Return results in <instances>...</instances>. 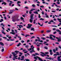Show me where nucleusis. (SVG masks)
I'll return each instance as SVG.
<instances>
[{
  "instance_id": "13d9d810",
  "label": "nucleus",
  "mask_w": 61,
  "mask_h": 61,
  "mask_svg": "<svg viewBox=\"0 0 61 61\" xmlns=\"http://www.w3.org/2000/svg\"><path fill=\"white\" fill-rule=\"evenodd\" d=\"M59 34H60V35H61V31H60V32H59Z\"/></svg>"
},
{
  "instance_id": "a18cd8bd",
  "label": "nucleus",
  "mask_w": 61,
  "mask_h": 61,
  "mask_svg": "<svg viewBox=\"0 0 61 61\" xmlns=\"http://www.w3.org/2000/svg\"><path fill=\"white\" fill-rule=\"evenodd\" d=\"M56 51H58V48H56Z\"/></svg>"
},
{
  "instance_id": "aec40b11",
  "label": "nucleus",
  "mask_w": 61,
  "mask_h": 61,
  "mask_svg": "<svg viewBox=\"0 0 61 61\" xmlns=\"http://www.w3.org/2000/svg\"><path fill=\"white\" fill-rule=\"evenodd\" d=\"M61 57V56H59L58 57V59H59Z\"/></svg>"
},
{
  "instance_id": "052dcab7",
  "label": "nucleus",
  "mask_w": 61,
  "mask_h": 61,
  "mask_svg": "<svg viewBox=\"0 0 61 61\" xmlns=\"http://www.w3.org/2000/svg\"><path fill=\"white\" fill-rule=\"evenodd\" d=\"M57 7H59V8H60V6H56Z\"/></svg>"
},
{
  "instance_id": "bf43d9fd",
  "label": "nucleus",
  "mask_w": 61,
  "mask_h": 61,
  "mask_svg": "<svg viewBox=\"0 0 61 61\" xmlns=\"http://www.w3.org/2000/svg\"><path fill=\"white\" fill-rule=\"evenodd\" d=\"M2 27L3 30H5V28H4V27L2 26Z\"/></svg>"
},
{
  "instance_id": "c756f323",
  "label": "nucleus",
  "mask_w": 61,
  "mask_h": 61,
  "mask_svg": "<svg viewBox=\"0 0 61 61\" xmlns=\"http://www.w3.org/2000/svg\"><path fill=\"white\" fill-rule=\"evenodd\" d=\"M56 50L55 49H54L53 50V51L54 52V53H56Z\"/></svg>"
},
{
  "instance_id": "680f3d73",
  "label": "nucleus",
  "mask_w": 61,
  "mask_h": 61,
  "mask_svg": "<svg viewBox=\"0 0 61 61\" xmlns=\"http://www.w3.org/2000/svg\"><path fill=\"white\" fill-rule=\"evenodd\" d=\"M27 53V51H26L24 52V53Z\"/></svg>"
},
{
  "instance_id": "5fc2aeb1",
  "label": "nucleus",
  "mask_w": 61,
  "mask_h": 61,
  "mask_svg": "<svg viewBox=\"0 0 61 61\" xmlns=\"http://www.w3.org/2000/svg\"><path fill=\"white\" fill-rule=\"evenodd\" d=\"M57 20H60L61 21V19H60L59 18H57Z\"/></svg>"
},
{
  "instance_id": "4be33fe9",
  "label": "nucleus",
  "mask_w": 61,
  "mask_h": 61,
  "mask_svg": "<svg viewBox=\"0 0 61 61\" xmlns=\"http://www.w3.org/2000/svg\"><path fill=\"white\" fill-rule=\"evenodd\" d=\"M0 25H2V26H3L4 27L5 26V25H4V24L3 23H1L0 24Z\"/></svg>"
},
{
  "instance_id": "6ab92c4d",
  "label": "nucleus",
  "mask_w": 61,
  "mask_h": 61,
  "mask_svg": "<svg viewBox=\"0 0 61 61\" xmlns=\"http://www.w3.org/2000/svg\"><path fill=\"white\" fill-rule=\"evenodd\" d=\"M3 4H4L5 5H6V3L5 2H3L2 3V5H3Z\"/></svg>"
},
{
  "instance_id": "58836bf2",
  "label": "nucleus",
  "mask_w": 61,
  "mask_h": 61,
  "mask_svg": "<svg viewBox=\"0 0 61 61\" xmlns=\"http://www.w3.org/2000/svg\"><path fill=\"white\" fill-rule=\"evenodd\" d=\"M21 42L22 43H24V42H25V41H21Z\"/></svg>"
},
{
  "instance_id": "864d4df0",
  "label": "nucleus",
  "mask_w": 61,
  "mask_h": 61,
  "mask_svg": "<svg viewBox=\"0 0 61 61\" xmlns=\"http://www.w3.org/2000/svg\"><path fill=\"white\" fill-rule=\"evenodd\" d=\"M11 31L12 32H15V31H14V30H13V29L11 30Z\"/></svg>"
},
{
  "instance_id": "338daca9",
  "label": "nucleus",
  "mask_w": 61,
  "mask_h": 61,
  "mask_svg": "<svg viewBox=\"0 0 61 61\" xmlns=\"http://www.w3.org/2000/svg\"><path fill=\"white\" fill-rule=\"evenodd\" d=\"M53 20H54V21H56V18H54L53 19Z\"/></svg>"
},
{
  "instance_id": "f257e3e1",
  "label": "nucleus",
  "mask_w": 61,
  "mask_h": 61,
  "mask_svg": "<svg viewBox=\"0 0 61 61\" xmlns=\"http://www.w3.org/2000/svg\"><path fill=\"white\" fill-rule=\"evenodd\" d=\"M30 47L31 48H30L29 49H28V50L29 51H30V50H32L31 51H30V53H32L33 52H35V51H34V48H35V47L33 46V45H31L30 46Z\"/></svg>"
},
{
  "instance_id": "4c0bfd02",
  "label": "nucleus",
  "mask_w": 61,
  "mask_h": 61,
  "mask_svg": "<svg viewBox=\"0 0 61 61\" xmlns=\"http://www.w3.org/2000/svg\"><path fill=\"white\" fill-rule=\"evenodd\" d=\"M50 22H54V21L52 20H51L50 21Z\"/></svg>"
},
{
  "instance_id": "79ce46f5",
  "label": "nucleus",
  "mask_w": 61,
  "mask_h": 61,
  "mask_svg": "<svg viewBox=\"0 0 61 61\" xmlns=\"http://www.w3.org/2000/svg\"><path fill=\"white\" fill-rule=\"evenodd\" d=\"M10 41H14V39H11L10 40Z\"/></svg>"
},
{
  "instance_id": "412c9836",
  "label": "nucleus",
  "mask_w": 61,
  "mask_h": 61,
  "mask_svg": "<svg viewBox=\"0 0 61 61\" xmlns=\"http://www.w3.org/2000/svg\"><path fill=\"white\" fill-rule=\"evenodd\" d=\"M32 6L33 7H36V5L35 4H33L32 5Z\"/></svg>"
},
{
  "instance_id": "39448f33",
  "label": "nucleus",
  "mask_w": 61,
  "mask_h": 61,
  "mask_svg": "<svg viewBox=\"0 0 61 61\" xmlns=\"http://www.w3.org/2000/svg\"><path fill=\"white\" fill-rule=\"evenodd\" d=\"M34 15V14H32L30 16L31 19L30 20V23H32V22H33V17Z\"/></svg>"
},
{
  "instance_id": "ea45409f",
  "label": "nucleus",
  "mask_w": 61,
  "mask_h": 61,
  "mask_svg": "<svg viewBox=\"0 0 61 61\" xmlns=\"http://www.w3.org/2000/svg\"><path fill=\"white\" fill-rule=\"evenodd\" d=\"M41 39H42L43 40H45L46 39V38H41Z\"/></svg>"
},
{
  "instance_id": "603ef678",
  "label": "nucleus",
  "mask_w": 61,
  "mask_h": 61,
  "mask_svg": "<svg viewBox=\"0 0 61 61\" xmlns=\"http://www.w3.org/2000/svg\"><path fill=\"white\" fill-rule=\"evenodd\" d=\"M50 53H51L52 52V50H50Z\"/></svg>"
},
{
  "instance_id": "dca6fc26",
  "label": "nucleus",
  "mask_w": 61,
  "mask_h": 61,
  "mask_svg": "<svg viewBox=\"0 0 61 61\" xmlns=\"http://www.w3.org/2000/svg\"><path fill=\"white\" fill-rule=\"evenodd\" d=\"M10 3H9V5L10 6H11V4H12V3L13 2H12V1H10Z\"/></svg>"
},
{
  "instance_id": "de8ad7c7",
  "label": "nucleus",
  "mask_w": 61,
  "mask_h": 61,
  "mask_svg": "<svg viewBox=\"0 0 61 61\" xmlns=\"http://www.w3.org/2000/svg\"><path fill=\"white\" fill-rule=\"evenodd\" d=\"M38 17L39 18H41V16H40V14H39Z\"/></svg>"
},
{
  "instance_id": "cd10ccee",
  "label": "nucleus",
  "mask_w": 61,
  "mask_h": 61,
  "mask_svg": "<svg viewBox=\"0 0 61 61\" xmlns=\"http://www.w3.org/2000/svg\"><path fill=\"white\" fill-rule=\"evenodd\" d=\"M30 36V35H26L25 37H27V36Z\"/></svg>"
},
{
  "instance_id": "9d476101",
  "label": "nucleus",
  "mask_w": 61,
  "mask_h": 61,
  "mask_svg": "<svg viewBox=\"0 0 61 61\" xmlns=\"http://www.w3.org/2000/svg\"><path fill=\"white\" fill-rule=\"evenodd\" d=\"M36 9H32L31 10H30L29 12H32L33 10H35Z\"/></svg>"
},
{
  "instance_id": "09e8293b",
  "label": "nucleus",
  "mask_w": 61,
  "mask_h": 61,
  "mask_svg": "<svg viewBox=\"0 0 61 61\" xmlns=\"http://www.w3.org/2000/svg\"><path fill=\"white\" fill-rule=\"evenodd\" d=\"M57 4H58V5H59L60 4V2H57Z\"/></svg>"
},
{
  "instance_id": "a878e982",
  "label": "nucleus",
  "mask_w": 61,
  "mask_h": 61,
  "mask_svg": "<svg viewBox=\"0 0 61 61\" xmlns=\"http://www.w3.org/2000/svg\"><path fill=\"white\" fill-rule=\"evenodd\" d=\"M56 53L57 54V55H58V56H59L60 55V54H59V53L58 52H56Z\"/></svg>"
},
{
  "instance_id": "c85d7f7f",
  "label": "nucleus",
  "mask_w": 61,
  "mask_h": 61,
  "mask_svg": "<svg viewBox=\"0 0 61 61\" xmlns=\"http://www.w3.org/2000/svg\"><path fill=\"white\" fill-rule=\"evenodd\" d=\"M51 30H47L46 31L47 33H49V32H50Z\"/></svg>"
},
{
  "instance_id": "e433bc0d",
  "label": "nucleus",
  "mask_w": 61,
  "mask_h": 61,
  "mask_svg": "<svg viewBox=\"0 0 61 61\" xmlns=\"http://www.w3.org/2000/svg\"><path fill=\"white\" fill-rule=\"evenodd\" d=\"M1 51L2 52H4V49H2L1 50Z\"/></svg>"
},
{
  "instance_id": "37998d69",
  "label": "nucleus",
  "mask_w": 61,
  "mask_h": 61,
  "mask_svg": "<svg viewBox=\"0 0 61 61\" xmlns=\"http://www.w3.org/2000/svg\"><path fill=\"white\" fill-rule=\"evenodd\" d=\"M61 40L60 39H58V42H60V41H61Z\"/></svg>"
},
{
  "instance_id": "6e6552de",
  "label": "nucleus",
  "mask_w": 61,
  "mask_h": 61,
  "mask_svg": "<svg viewBox=\"0 0 61 61\" xmlns=\"http://www.w3.org/2000/svg\"><path fill=\"white\" fill-rule=\"evenodd\" d=\"M21 58L22 61L24 60V58H25V57L24 56H21Z\"/></svg>"
},
{
  "instance_id": "1a4fd4ad",
  "label": "nucleus",
  "mask_w": 61,
  "mask_h": 61,
  "mask_svg": "<svg viewBox=\"0 0 61 61\" xmlns=\"http://www.w3.org/2000/svg\"><path fill=\"white\" fill-rule=\"evenodd\" d=\"M18 26H19V27L20 28H21V27H23V26L21 25H17Z\"/></svg>"
},
{
  "instance_id": "f8f14e48",
  "label": "nucleus",
  "mask_w": 61,
  "mask_h": 61,
  "mask_svg": "<svg viewBox=\"0 0 61 61\" xmlns=\"http://www.w3.org/2000/svg\"><path fill=\"white\" fill-rule=\"evenodd\" d=\"M10 33L11 34H12V35H15V32H10Z\"/></svg>"
},
{
  "instance_id": "774afa93",
  "label": "nucleus",
  "mask_w": 61,
  "mask_h": 61,
  "mask_svg": "<svg viewBox=\"0 0 61 61\" xmlns=\"http://www.w3.org/2000/svg\"><path fill=\"white\" fill-rule=\"evenodd\" d=\"M58 61H61V59H60L58 60Z\"/></svg>"
},
{
  "instance_id": "c03bdc74",
  "label": "nucleus",
  "mask_w": 61,
  "mask_h": 61,
  "mask_svg": "<svg viewBox=\"0 0 61 61\" xmlns=\"http://www.w3.org/2000/svg\"><path fill=\"white\" fill-rule=\"evenodd\" d=\"M15 32L16 33H17V30H15Z\"/></svg>"
},
{
  "instance_id": "4d7b16f0",
  "label": "nucleus",
  "mask_w": 61,
  "mask_h": 61,
  "mask_svg": "<svg viewBox=\"0 0 61 61\" xmlns=\"http://www.w3.org/2000/svg\"><path fill=\"white\" fill-rule=\"evenodd\" d=\"M59 10V9L58 8L57 9H56V11H58V10Z\"/></svg>"
},
{
  "instance_id": "f3484780",
  "label": "nucleus",
  "mask_w": 61,
  "mask_h": 61,
  "mask_svg": "<svg viewBox=\"0 0 61 61\" xmlns=\"http://www.w3.org/2000/svg\"><path fill=\"white\" fill-rule=\"evenodd\" d=\"M38 25H40V26H43V24L41 25V24L40 23H39V22H38Z\"/></svg>"
},
{
  "instance_id": "a19ab883",
  "label": "nucleus",
  "mask_w": 61,
  "mask_h": 61,
  "mask_svg": "<svg viewBox=\"0 0 61 61\" xmlns=\"http://www.w3.org/2000/svg\"><path fill=\"white\" fill-rule=\"evenodd\" d=\"M4 19L5 20H6V19H6V17H5V16H4Z\"/></svg>"
},
{
  "instance_id": "0e129e2a",
  "label": "nucleus",
  "mask_w": 61,
  "mask_h": 61,
  "mask_svg": "<svg viewBox=\"0 0 61 61\" xmlns=\"http://www.w3.org/2000/svg\"><path fill=\"white\" fill-rule=\"evenodd\" d=\"M35 54H36V55H39V54L37 53H35Z\"/></svg>"
},
{
  "instance_id": "20e7f679",
  "label": "nucleus",
  "mask_w": 61,
  "mask_h": 61,
  "mask_svg": "<svg viewBox=\"0 0 61 61\" xmlns=\"http://www.w3.org/2000/svg\"><path fill=\"white\" fill-rule=\"evenodd\" d=\"M50 39H51V40H55V39L53 38V37H54V38H55V37H56V36L51 35H50Z\"/></svg>"
},
{
  "instance_id": "49530a36",
  "label": "nucleus",
  "mask_w": 61,
  "mask_h": 61,
  "mask_svg": "<svg viewBox=\"0 0 61 61\" xmlns=\"http://www.w3.org/2000/svg\"><path fill=\"white\" fill-rule=\"evenodd\" d=\"M19 3H21V2L20 1H18L17 3V4H19Z\"/></svg>"
},
{
  "instance_id": "423d86ee",
  "label": "nucleus",
  "mask_w": 61,
  "mask_h": 61,
  "mask_svg": "<svg viewBox=\"0 0 61 61\" xmlns=\"http://www.w3.org/2000/svg\"><path fill=\"white\" fill-rule=\"evenodd\" d=\"M34 58L36 59V60H37V58H38V59H39V60H40V61H43L42 60V59H41L40 58L37 56L34 57Z\"/></svg>"
},
{
  "instance_id": "2eb2a0df",
  "label": "nucleus",
  "mask_w": 61,
  "mask_h": 61,
  "mask_svg": "<svg viewBox=\"0 0 61 61\" xmlns=\"http://www.w3.org/2000/svg\"><path fill=\"white\" fill-rule=\"evenodd\" d=\"M38 41L39 42H43V41L42 40H40L38 39Z\"/></svg>"
},
{
  "instance_id": "7c9ffc66",
  "label": "nucleus",
  "mask_w": 61,
  "mask_h": 61,
  "mask_svg": "<svg viewBox=\"0 0 61 61\" xmlns=\"http://www.w3.org/2000/svg\"><path fill=\"white\" fill-rule=\"evenodd\" d=\"M20 18L21 19V20H24V19L22 17H21Z\"/></svg>"
},
{
  "instance_id": "9b49d317",
  "label": "nucleus",
  "mask_w": 61,
  "mask_h": 61,
  "mask_svg": "<svg viewBox=\"0 0 61 61\" xmlns=\"http://www.w3.org/2000/svg\"><path fill=\"white\" fill-rule=\"evenodd\" d=\"M4 32V30H1V32L3 33L4 34V35H5V32Z\"/></svg>"
},
{
  "instance_id": "72a5a7b5",
  "label": "nucleus",
  "mask_w": 61,
  "mask_h": 61,
  "mask_svg": "<svg viewBox=\"0 0 61 61\" xmlns=\"http://www.w3.org/2000/svg\"><path fill=\"white\" fill-rule=\"evenodd\" d=\"M36 20H34L33 23L34 24H36Z\"/></svg>"
},
{
  "instance_id": "c9c22d12",
  "label": "nucleus",
  "mask_w": 61,
  "mask_h": 61,
  "mask_svg": "<svg viewBox=\"0 0 61 61\" xmlns=\"http://www.w3.org/2000/svg\"><path fill=\"white\" fill-rule=\"evenodd\" d=\"M56 31H57L58 32H60V30L58 29H57L56 30Z\"/></svg>"
},
{
  "instance_id": "6e6d98bb",
  "label": "nucleus",
  "mask_w": 61,
  "mask_h": 61,
  "mask_svg": "<svg viewBox=\"0 0 61 61\" xmlns=\"http://www.w3.org/2000/svg\"><path fill=\"white\" fill-rule=\"evenodd\" d=\"M44 32V31L43 30H42L41 31V33H43Z\"/></svg>"
},
{
  "instance_id": "a211bd4d",
  "label": "nucleus",
  "mask_w": 61,
  "mask_h": 61,
  "mask_svg": "<svg viewBox=\"0 0 61 61\" xmlns=\"http://www.w3.org/2000/svg\"><path fill=\"white\" fill-rule=\"evenodd\" d=\"M0 44L2 45V46H4V44L1 42H0Z\"/></svg>"
},
{
  "instance_id": "69168bd1",
  "label": "nucleus",
  "mask_w": 61,
  "mask_h": 61,
  "mask_svg": "<svg viewBox=\"0 0 61 61\" xmlns=\"http://www.w3.org/2000/svg\"><path fill=\"white\" fill-rule=\"evenodd\" d=\"M37 51H39V48H37Z\"/></svg>"
},
{
  "instance_id": "473e14b6",
  "label": "nucleus",
  "mask_w": 61,
  "mask_h": 61,
  "mask_svg": "<svg viewBox=\"0 0 61 61\" xmlns=\"http://www.w3.org/2000/svg\"><path fill=\"white\" fill-rule=\"evenodd\" d=\"M40 20H44V19H43L42 18H40Z\"/></svg>"
},
{
  "instance_id": "0eeeda50",
  "label": "nucleus",
  "mask_w": 61,
  "mask_h": 61,
  "mask_svg": "<svg viewBox=\"0 0 61 61\" xmlns=\"http://www.w3.org/2000/svg\"><path fill=\"white\" fill-rule=\"evenodd\" d=\"M28 26H27V28H30L31 27V26L32 25V24H28Z\"/></svg>"
},
{
  "instance_id": "7ed1b4c3",
  "label": "nucleus",
  "mask_w": 61,
  "mask_h": 61,
  "mask_svg": "<svg viewBox=\"0 0 61 61\" xmlns=\"http://www.w3.org/2000/svg\"><path fill=\"white\" fill-rule=\"evenodd\" d=\"M41 53L43 54V55L42 54H41V55L42 56H46V55H47V54H49V53L48 52H45V54H44V53L43 52H41Z\"/></svg>"
},
{
  "instance_id": "393cba45",
  "label": "nucleus",
  "mask_w": 61,
  "mask_h": 61,
  "mask_svg": "<svg viewBox=\"0 0 61 61\" xmlns=\"http://www.w3.org/2000/svg\"><path fill=\"white\" fill-rule=\"evenodd\" d=\"M31 31H35V30H34V28H32L31 29Z\"/></svg>"
},
{
  "instance_id": "bb28decb",
  "label": "nucleus",
  "mask_w": 61,
  "mask_h": 61,
  "mask_svg": "<svg viewBox=\"0 0 61 61\" xmlns=\"http://www.w3.org/2000/svg\"><path fill=\"white\" fill-rule=\"evenodd\" d=\"M15 20L14 19H12V21L13 22H15Z\"/></svg>"
},
{
  "instance_id": "8fccbe9b",
  "label": "nucleus",
  "mask_w": 61,
  "mask_h": 61,
  "mask_svg": "<svg viewBox=\"0 0 61 61\" xmlns=\"http://www.w3.org/2000/svg\"><path fill=\"white\" fill-rule=\"evenodd\" d=\"M42 15H44V11H43L42 12Z\"/></svg>"
},
{
  "instance_id": "5701e85b",
  "label": "nucleus",
  "mask_w": 61,
  "mask_h": 61,
  "mask_svg": "<svg viewBox=\"0 0 61 61\" xmlns=\"http://www.w3.org/2000/svg\"><path fill=\"white\" fill-rule=\"evenodd\" d=\"M18 60H21L22 61V60L21 59V58H20V57H19L18 58Z\"/></svg>"
},
{
  "instance_id": "4468645a",
  "label": "nucleus",
  "mask_w": 61,
  "mask_h": 61,
  "mask_svg": "<svg viewBox=\"0 0 61 61\" xmlns=\"http://www.w3.org/2000/svg\"><path fill=\"white\" fill-rule=\"evenodd\" d=\"M19 54L20 55H19V56H22V54H23V53H21V52H20Z\"/></svg>"
},
{
  "instance_id": "3c124183",
  "label": "nucleus",
  "mask_w": 61,
  "mask_h": 61,
  "mask_svg": "<svg viewBox=\"0 0 61 61\" xmlns=\"http://www.w3.org/2000/svg\"><path fill=\"white\" fill-rule=\"evenodd\" d=\"M25 8H26V9H28V8H29L27 6L25 7Z\"/></svg>"
},
{
  "instance_id": "f03ea898",
  "label": "nucleus",
  "mask_w": 61,
  "mask_h": 61,
  "mask_svg": "<svg viewBox=\"0 0 61 61\" xmlns=\"http://www.w3.org/2000/svg\"><path fill=\"white\" fill-rule=\"evenodd\" d=\"M15 52L16 53V54H15V53H14V52H13L12 53V54L13 55V56L15 57H17V56H15V55H17V54L19 52V51H15Z\"/></svg>"
},
{
  "instance_id": "2f4dec72",
  "label": "nucleus",
  "mask_w": 61,
  "mask_h": 61,
  "mask_svg": "<svg viewBox=\"0 0 61 61\" xmlns=\"http://www.w3.org/2000/svg\"><path fill=\"white\" fill-rule=\"evenodd\" d=\"M25 60L26 61H30V60L29 59H25Z\"/></svg>"
},
{
  "instance_id": "f704fd0d",
  "label": "nucleus",
  "mask_w": 61,
  "mask_h": 61,
  "mask_svg": "<svg viewBox=\"0 0 61 61\" xmlns=\"http://www.w3.org/2000/svg\"><path fill=\"white\" fill-rule=\"evenodd\" d=\"M51 12H53V13H55V12H56V10H55L54 11L52 10Z\"/></svg>"
},
{
  "instance_id": "e2e57ef3",
  "label": "nucleus",
  "mask_w": 61,
  "mask_h": 61,
  "mask_svg": "<svg viewBox=\"0 0 61 61\" xmlns=\"http://www.w3.org/2000/svg\"><path fill=\"white\" fill-rule=\"evenodd\" d=\"M53 30H56V29L55 28H53Z\"/></svg>"
},
{
  "instance_id": "b1692460",
  "label": "nucleus",
  "mask_w": 61,
  "mask_h": 61,
  "mask_svg": "<svg viewBox=\"0 0 61 61\" xmlns=\"http://www.w3.org/2000/svg\"><path fill=\"white\" fill-rule=\"evenodd\" d=\"M20 45H21V43H20L18 45H17V46H20Z\"/></svg>"
},
{
  "instance_id": "ddd939ff",
  "label": "nucleus",
  "mask_w": 61,
  "mask_h": 61,
  "mask_svg": "<svg viewBox=\"0 0 61 61\" xmlns=\"http://www.w3.org/2000/svg\"><path fill=\"white\" fill-rule=\"evenodd\" d=\"M34 13V14H37L38 15V12L37 11H34L33 12Z\"/></svg>"
}]
</instances>
